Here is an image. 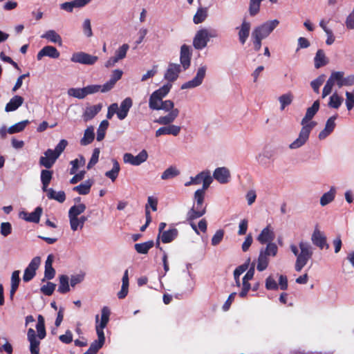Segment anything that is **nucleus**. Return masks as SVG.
<instances>
[{
  "instance_id": "864d4df0",
  "label": "nucleus",
  "mask_w": 354,
  "mask_h": 354,
  "mask_svg": "<svg viewBox=\"0 0 354 354\" xmlns=\"http://www.w3.org/2000/svg\"><path fill=\"white\" fill-rule=\"evenodd\" d=\"M96 333L97 335V340H95L89 347L95 353H97L98 350L102 347L105 342L104 333H101L100 332Z\"/></svg>"
},
{
  "instance_id": "aec40b11",
  "label": "nucleus",
  "mask_w": 354,
  "mask_h": 354,
  "mask_svg": "<svg viewBox=\"0 0 354 354\" xmlns=\"http://www.w3.org/2000/svg\"><path fill=\"white\" fill-rule=\"evenodd\" d=\"M123 71L120 69H115L112 71L110 79L102 85V93L111 91L116 82L122 78Z\"/></svg>"
},
{
  "instance_id": "c756f323",
  "label": "nucleus",
  "mask_w": 354,
  "mask_h": 354,
  "mask_svg": "<svg viewBox=\"0 0 354 354\" xmlns=\"http://www.w3.org/2000/svg\"><path fill=\"white\" fill-rule=\"evenodd\" d=\"M24 98L20 95L13 96L5 106L6 112H12L16 111L24 103Z\"/></svg>"
},
{
  "instance_id": "bb28decb",
  "label": "nucleus",
  "mask_w": 354,
  "mask_h": 354,
  "mask_svg": "<svg viewBox=\"0 0 354 354\" xmlns=\"http://www.w3.org/2000/svg\"><path fill=\"white\" fill-rule=\"evenodd\" d=\"M28 339L30 342V350L31 354L39 353V340L37 339L35 330L32 328H29L28 330Z\"/></svg>"
},
{
  "instance_id": "cd10ccee",
  "label": "nucleus",
  "mask_w": 354,
  "mask_h": 354,
  "mask_svg": "<svg viewBox=\"0 0 354 354\" xmlns=\"http://www.w3.org/2000/svg\"><path fill=\"white\" fill-rule=\"evenodd\" d=\"M274 232L270 225L262 230L257 237V240L262 244L272 242L274 239Z\"/></svg>"
},
{
  "instance_id": "a211bd4d",
  "label": "nucleus",
  "mask_w": 354,
  "mask_h": 354,
  "mask_svg": "<svg viewBox=\"0 0 354 354\" xmlns=\"http://www.w3.org/2000/svg\"><path fill=\"white\" fill-rule=\"evenodd\" d=\"M254 274V263H252L251 267L248 270L247 273L243 278L242 282V290L239 293V296L242 298L246 297L248 291L251 288L250 283L249 281L251 280Z\"/></svg>"
},
{
  "instance_id": "dca6fc26",
  "label": "nucleus",
  "mask_w": 354,
  "mask_h": 354,
  "mask_svg": "<svg viewBox=\"0 0 354 354\" xmlns=\"http://www.w3.org/2000/svg\"><path fill=\"white\" fill-rule=\"evenodd\" d=\"M183 71L181 66L178 64L170 63L165 73L164 78L171 83L176 81L179 74Z\"/></svg>"
},
{
  "instance_id": "1a4fd4ad",
  "label": "nucleus",
  "mask_w": 354,
  "mask_h": 354,
  "mask_svg": "<svg viewBox=\"0 0 354 354\" xmlns=\"http://www.w3.org/2000/svg\"><path fill=\"white\" fill-rule=\"evenodd\" d=\"M312 130L311 127L302 126L298 137L288 145V148L291 150H295L305 145L309 139Z\"/></svg>"
},
{
  "instance_id": "6ab92c4d",
  "label": "nucleus",
  "mask_w": 354,
  "mask_h": 354,
  "mask_svg": "<svg viewBox=\"0 0 354 354\" xmlns=\"http://www.w3.org/2000/svg\"><path fill=\"white\" fill-rule=\"evenodd\" d=\"M212 177L221 184H226L230 182L231 174L229 169L225 167H221L214 171Z\"/></svg>"
},
{
  "instance_id": "de8ad7c7",
  "label": "nucleus",
  "mask_w": 354,
  "mask_h": 354,
  "mask_svg": "<svg viewBox=\"0 0 354 354\" xmlns=\"http://www.w3.org/2000/svg\"><path fill=\"white\" fill-rule=\"evenodd\" d=\"M153 241H149L144 243H136L134 245L135 250L139 254H147L148 251L153 246Z\"/></svg>"
},
{
  "instance_id": "774afa93",
  "label": "nucleus",
  "mask_w": 354,
  "mask_h": 354,
  "mask_svg": "<svg viewBox=\"0 0 354 354\" xmlns=\"http://www.w3.org/2000/svg\"><path fill=\"white\" fill-rule=\"evenodd\" d=\"M345 26L348 30L354 29V7L352 11L346 17L345 20Z\"/></svg>"
},
{
  "instance_id": "a878e982",
  "label": "nucleus",
  "mask_w": 354,
  "mask_h": 354,
  "mask_svg": "<svg viewBox=\"0 0 354 354\" xmlns=\"http://www.w3.org/2000/svg\"><path fill=\"white\" fill-rule=\"evenodd\" d=\"M41 214L42 208L40 207H37V208H35L34 212L31 213H28L26 212H20L19 216L20 218H23L26 221L37 223H39Z\"/></svg>"
},
{
  "instance_id": "0e129e2a",
  "label": "nucleus",
  "mask_w": 354,
  "mask_h": 354,
  "mask_svg": "<svg viewBox=\"0 0 354 354\" xmlns=\"http://www.w3.org/2000/svg\"><path fill=\"white\" fill-rule=\"evenodd\" d=\"M224 236V231L223 230H218L212 238V245L216 246L218 245L223 240Z\"/></svg>"
},
{
  "instance_id": "6e6d98bb",
  "label": "nucleus",
  "mask_w": 354,
  "mask_h": 354,
  "mask_svg": "<svg viewBox=\"0 0 354 354\" xmlns=\"http://www.w3.org/2000/svg\"><path fill=\"white\" fill-rule=\"evenodd\" d=\"M109 122L107 120H102L97 129V140L101 141L105 136V132L109 127Z\"/></svg>"
},
{
  "instance_id": "f8f14e48",
  "label": "nucleus",
  "mask_w": 354,
  "mask_h": 354,
  "mask_svg": "<svg viewBox=\"0 0 354 354\" xmlns=\"http://www.w3.org/2000/svg\"><path fill=\"white\" fill-rule=\"evenodd\" d=\"M98 60V57L80 51L72 54L71 61L73 63H77L85 65H93Z\"/></svg>"
},
{
  "instance_id": "4c0bfd02",
  "label": "nucleus",
  "mask_w": 354,
  "mask_h": 354,
  "mask_svg": "<svg viewBox=\"0 0 354 354\" xmlns=\"http://www.w3.org/2000/svg\"><path fill=\"white\" fill-rule=\"evenodd\" d=\"M294 95L290 92L284 93L278 97L280 104V110L283 111L286 106L292 104Z\"/></svg>"
},
{
  "instance_id": "c03bdc74",
  "label": "nucleus",
  "mask_w": 354,
  "mask_h": 354,
  "mask_svg": "<svg viewBox=\"0 0 354 354\" xmlns=\"http://www.w3.org/2000/svg\"><path fill=\"white\" fill-rule=\"evenodd\" d=\"M207 17V8L200 7L198 8L196 14L194 16L193 21L195 24H198L203 22Z\"/></svg>"
},
{
  "instance_id": "5fc2aeb1",
  "label": "nucleus",
  "mask_w": 354,
  "mask_h": 354,
  "mask_svg": "<svg viewBox=\"0 0 354 354\" xmlns=\"http://www.w3.org/2000/svg\"><path fill=\"white\" fill-rule=\"evenodd\" d=\"M37 324L36 325V328L38 333V337L39 339H42L46 336V330L44 326V317L39 315L37 318Z\"/></svg>"
},
{
  "instance_id": "3c124183",
  "label": "nucleus",
  "mask_w": 354,
  "mask_h": 354,
  "mask_svg": "<svg viewBox=\"0 0 354 354\" xmlns=\"http://www.w3.org/2000/svg\"><path fill=\"white\" fill-rule=\"evenodd\" d=\"M58 291L60 293L64 294L70 291L69 279L66 275H61L59 277V285Z\"/></svg>"
},
{
  "instance_id": "58836bf2",
  "label": "nucleus",
  "mask_w": 354,
  "mask_h": 354,
  "mask_svg": "<svg viewBox=\"0 0 354 354\" xmlns=\"http://www.w3.org/2000/svg\"><path fill=\"white\" fill-rule=\"evenodd\" d=\"M53 178V172L50 170L44 169L41 171V181L42 183V190L43 192H46L49 188H48L50 180Z\"/></svg>"
},
{
  "instance_id": "8fccbe9b",
  "label": "nucleus",
  "mask_w": 354,
  "mask_h": 354,
  "mask_svg": "<svg viewBox=\"0 0 354 354\" xmlns=\"http://www.w3.org/2000/svg\"><path fill=\"white\" fill-rule=\"evenodd\" d=\"M344 73L343 71H333L331 73L328 80L334 85L336 84L339 88L342 87V80Z\"/></svg>"
},
{
  "instance_id": "c85d7f7f",
  "label": "nucleus",
  "mask_w": 354,
  "mask_h": 354,
  "mask_svg": "<svg viewBox=\"0 0 354 354\" xmlns=\"http://www.w3.org/2000/svg\"><path fill=\"white\" fill-rule=\"evenodd\" d=\"M336 188L335 187H331L327 192L324 193L320 197V205L322 207H325L333 202L336 196Z\"/></svg>"
},
{
  "instance_id": "052dcab7",
  "label": "nucleus",
  "mask_w": 354,
  "mask_h": 354,
  "mask_svg": "<svg viewBox=\"0 0 354 354\" xmlns=\"http://www.w3.org/2000/svg\"><path fill=\"white\" fill-rule=\"evenodd\" d=\"M129 48V46L127 44H124L115 50V57L118 61L123 59L126 57L127 53Z\"/></svg>"
},
{
  "instance_id": "a18cd8bd",
  "label": "nucleus",
  "mask_w": 354,
  "mask_h": 354,
  "mask_svg": "<svg viewBox=\"0 0 354 354\" xmlns=\"http://www.w3.org/2000/svg\"><path fill=\"white\" fill-rule=\"evenodd\" d=\"M342 102L343 98L335 92L330 96L328 106L331 109H337L342 105Z\"/></svg>"
},
{
  "instance_id": "ddd939ff",
  "label": "nucleus",
  "mask_w": 354,
  "mask_h": 354,
  "mask_svg": "<svg viewBox=\"0 0 354 354\" xmlns=\"http://www.w3.org/2000/svg\"><path fill=\"white\" fill-rule=\"evenodd\" d=\"M148 153L145 149H142L137 156H133L131 153H125L123 155V161L124 163L133 166H139L147 161Z\"/></svg>"
},
{
  "instance_id": "09e8293b",
  "label": "nucleus",
  "mask_w": 354,
  "mask_h": 354,
  "mask_svg": "<svg viewBox=\"0 0 354 354\" xmlns=\"http://www.w3.org/2000/svg\"><path fill=\"white\" fill-rule=\"evenodd\" d=\"M263 0H250L248 12L251 17H254L260 12L261 2Z\"/></svg>"
},
{
  "instance_id": "6e6552de",
  "label": "nucleus",
  "mask_w": 354,
  "mask_h": 354,
  "mask_svg": "<svg viewBox=\"0 0 354 354\" xmlns=\"http://www.w3.org/2000/svg\"><path fill=\"white\" fill-rule=\"evenodd\" d=\"M207 66H201L198 69L195 77L188 81L183 84L180 86L182 90L185 89H192L201 86L204 80V78L206 75Z\"/></svg>"
},
{
  "instance_id": "5701e85b",
  "label": "nucleus",
  "mask_w": 354,
  "mask_h": 354,
  "mask_svg": "<svg viewBox=\"0 0 354 354\" xmlns=\"http://www.w3.org/2000/svg\"><path fill=\"white\" fill-rule=\"evenodd\" d=\"M250 22L243 19L241 24L236 28L238 30V36L239 42L243 45L246 42L250 32Z\"/></svg>"
},
{
  "instance_id": "423d86ee",
  "label": "nucleus",
  "mask_w": 354,
  "mask_h": 354,
  "mask_svg": "<svg viewBox=\"0 0 354 354\" xmlns=\"http://www.w3.org/2000/svg\"><path fill=\"white\" fill-rule=\"evenodd\" d=\"M278 19L268 20L257 26L252 31V37H257L261 39L267 38L272 32L278 26Z\"/></svg>"
},
{
  "instance_id": "69168bd1",
  "label": "nucleus",
  "mask_w": 354,
  "mask_h": 354,
  "mask_svg": "<svg viewBox=\"0 0 354 354\" xmlns=\"http://www.w3.org/2000/svg\"><path fill=\"white\" fill-rule=\"evenodd\" d=\"M324 82V75H320L315 80H313L310 83L311 87L313 91L318 93L319 92V87Z\"/></svg>"
},
{
  "instance_id": "a19ab883",
  "label": "nucleus",
  "mask_w": 354,
  "mask_h": 354,
  "mask_svg": "<svg viewBox=\"0 0 354 354\" xmlns=\"http://www.w3.org/2000/svg\"><path fill=\"white\" fill-rule=\"evenodd\" d=\"M45 192L47 193V197L49 199H53L59 203H63L66 200V195L63 191L55 192L53 189L49 188Z\"/></svg>"
},
{
  "instance_id": "13d9d810",
  "label": "nucleus",
  "mask_w": 354,
  "mask_h": 354,
  "mask_svg": "<svg viewBox=\"0 0 354 354\" xmlns=\"http://www.w3.org/2000/svg\"><path fill=\"white\" fill-rule=\"evenodd\" d=\"M278 248L274 243H268L266 249L261 250L260 252H264V254L268 257V256L274 257L277 255Z\"/></svg>"
},
{
  "instance_id": "79ce46f5",
  "label": "nucleus",
  "mask_w": 354,
  "mask_h": 354,
  "mask_svg": "<svg viewBox=\"0 0 354 354\" xmlns=\"http://www.w3.org/2000/svg\"><path fill=\"white\" fill-rule=\"evenodd\" d=\"M93 185V180H87L83 183L75 186L73 188V191L78 192L80 194L85 195L89 193L91 187Z\"/></svg>"
},
{
  "instance_id": "bf43d9fd",
  "label": "nucleus",
  "mask_w": 354,
  "mask_h": 354,
  "mask_svg": "<svg viewBox=\"0 0 354 354\" xmlns=\"http://www.w3.org/2000/svg\"><path fill=\"white\" fill-rule=\"evenodd\" d=\"M68 94L70 96L83 99L86 97L85 91L84 88H72L68 90Z\"/></svg>"
},
{
  "instance_id": "2f4dec72",
  "label": "nucleus",
  "mask_w": 354,
  "mask_h": 354,
  "mask_svg": "<svg viewBox=\"0 0 354 354\" xmlns=\"http://www.w3.org/2000/svg\"><path fill=\"white\" fill-rule=\"evenodd\" d=\"M329 60L322 49H319L314 57V65L315 68H319L328 64Z\"/></svg>"
},
{
  "instance_id": "f3484780",
  "label": "nucleus",
  "mask_w": 354,
  "mask_h": 354,
  "mask_svg": "<svg viewBox=\"0 0 354 354\" xmlns=\"http://www.w3.org/2000/svg\"><path fill=\"white\" fill-rule=\"evenodd\" d=\"M191 57H192V50L191 48L186 45L183 44L180 47V66L183 71L187 70L191 64Z\"/></svg>"
},
{
  "instance_id": "2eb2a0df",
  "label": "nucleus",
  "mask_w": 354,
  "mask_h": 354,
  "mask_svg": "<svg viewBox=\"0 0 354 354\" xmlns=\"http://www.w3.org/2000/svg\"><path fill=\"white\" fill-rule=\"evenodd\" d=\"M41 262V259L39 257H34L28 267L25 269L24 273L23 275V280L25 282L30 281L36 274V270L39 266Z\"/></svg>"
},
{
  "instance_id": "c9c22d12",
  "label": "nucleus",
  "mask_w": 354,
  "mask_h": 354,
  "mask_svg": "<svg viewBox=\"0 0 354 354\" xmlns=\"http://www.w3.org/2000/svg\"><path fill=\"white\" fill-rule=\"evenodd\" d=\"M95 138L94 128L92 126L88 127L84 133L83 138L80 140V145L86 146L91 144Z\"/></svg>"
},
{
  "instance_id": "f03ea898",
  "label": "nucleus",
  "mask_w": 354,
  "mask_h": 354,
  "mask_svg": "<svg viewBox=\"0 0 354 354\" xmlns=\"http://www.w3.org/2000/svg\"><path fill=\"white\" fill-rule=\"evenodd\" d=\"M86 209V205L84 203H78L70 207L68 210V219L71 230L73 232L82 230L84 223L87 221V217L81 215Z\"/></svg>"
},
{
  "instance_id": "39448f33",
  "label": "nucleus",
  "mask_w": 354,
  "mask_h": 354,
  "mask_svg": "<svg viewBox=\"0 0 354 354\" xmlns=\"http://www.w3.org/2000/svg\"><path fill=\"white\" fill-rule=\"evenodd\" d=\"M217 36L215 30L201 28L196 32L193 39V46L196 50H202L206 47L210 38L216 37Z\"/></svg>"
},
{
  "instance_id": "0eeeda50",
  "label": "nucleus",
  "mask_w": 354,
  "mask_h": 354,
  "mask_svg": "<svg viewBox=\"0 0 354 354\" xmlns=\"http://www.w3.org/2000/svg\"><path fill=\"white\" fill-rule=\"evenodd\" d=\"M212 181L213 178L210 171L209 170H204L198 173L196 176L190 177L189 180L185 183V186L189 187L193 185H197L203 183L201 188L208 189Z\"/></svg>"
},
{
  "instance_id": "f704fd0d",
  "label": "nucleus",
  "mask_w": 354,
  "mask_h": 354,
  "mask_svg": "<svg viewBox=\"0 0 354 354\" xmlns=\"http://www.w3.org/2000/svg\"><path fill=\"white\" fill-rule=\"evenodd\" d=\"M53 256L52 254H49L47 257V259L45 262V272L44 276L47 279H52L54 278L55 274V271L53 268Z\"/></svg>"
},
{
  "instance_id": "e2e57ef3",
  "label": "nucleus",
  "mask_w": 354,
  "mask_h": 354,
  "mask_svg": "<svg viewBox=\"0 0 354 354\" xmlns=\"http://www.w3.org/2000/svg\"><path fill=\"white\" fill-rule=\"evenodd\" d=\"M346 106L348 111L354 107V89L352 92L346 91Z\"/></svg>"
},
{
  "instance_id": "4be33fe9",
  "label": "nucleus",
  "mask_w": 354,
  "mask_h": 354,
  "mask_svg": "<svg viewBox=\"0 0 354 354\" xmlns=\"http://www.w3.org/2000/svg\"><path fill=\"white\" fill-rule=\"evenodd\" d=\"M58 158L59 156L55 152L49 149L44 152V156L40 157L39 164L47 169H50L53 167Z\"/></svg>"
},
{
  "instance_id": "72a5a7b5",
  "label": "nucleus",
  "mask_w": 354,
  "mask_h": 354,
  "mask_svg": "<svg viewBox=\"0 0 354 354\" xmlns=\"http://www.w3.org/2000/svg\"><path fill=\"white\" fill-rule=\"evenodd\" d=\"M178 234V230L173 227L162 232L158 239H160L162 243H168L174 240L177 237Z\"/></svg>"
},
{
  "instance_id": "ea45409f",
  "label": "nucleus",
  "mask_w": 354,
  "mask_h": 354,
  "mask_svg": "<svg viewBox=\"0 0 354 354\" xmlns=\"http://www.w3.org/2000/svg\"><path fill=\"white\" fill-rule=\"evenodd\" d=\"M180 170L175 166H170L166 169L161 174V179L166 180L174 178L180 175Z\"/></svg>"
},
{
  "instance_id": "e433bc0d",
  "label": "nucleus",
  "mask_w": 354,
  "mask_h": 354,
  "mask_svg": "<svg viewBox=\"0 0 354 354\" xmlns=\"http://www.w3.org/2000/svg\"><path fill=\"white\" fill-rule=\"evenodd\" d=\"M273 152L268 149H264L262 152L257 156V160L259 164L265 166L268 163V160L273 156Z\"/></svg>"
},
{
  "instance_id": "7c9ffc66",
  "label": "nucleus",
  "mask_w": 354,
  "mask_h": 354,
  "mask_svg": "<svg viewBox=\"0 0 354 354\" xmlns=\"http://www.w3.org/2000/svg\"><path fill=\"white\" fill-rule=\"evenodd\" d=\"M41 38L46 39L50 42L57 44L59 46L62 44L61 36L54 30H48L41 35Z\"/></svg>"
},
{
  "instance_id": "4d7b16f0",
  "label": "nucleus",
  "mask_w": 354,
  "mask_h": 354,
  "mask_svg": "<svg viewBox=\"0 0 354 354\" xmlns=\"http://www.w3.org/2000/svg\"><path fill=\"white\" fill-rule=\"evenodd\" d=\"M86 162L84 158L82 156H79L71 162L72 167L70 171L71 174H74L80 167L84 166Z\"/></svg>"
},
{
  "instance_id": "20e7f679",
  "label": "nucleus",
  "mask_w": 354,
  "mask_h": 354,
  "mask_svg": "<svg viewBox=\"0 0 354 354\" xmlns=\"http://www.w3.org/2000/svg\"><path fill=\"white\" fill-rule=\"evenodd\" d=\"M299 254L296 259L295 268L300 272L313 257V249L311 245L306 241H300L299 243Z\"/></svg>"
},
{
  "instance_id": "49530a36",
  "label": "nucleus",
  "mask_w": 354,
  "mask_h": 354,
  "mask_svg": "<svg viewBox=\"0 0 354 354\" xmlns=\"http://www.w3.org/2000/svg\"><path fill=\"white\" fill-rule=\"evenodd\" d=\"M268 263V257L264 254V252H260L257 260V269L259 271L262 272L267 268Z\"/></svg>"
},
{
  "instance_id": "f257e3e1",
  "label": "nucleus",
  "mask_w": 354,
  "mask_h": 354,
  "mask_svg": "<svg viewBox=\"0 0 354 354\" xmlns=\"http://www.w3.org/2000/svg\"><path fill=\"white\" fill-rule=\"evenodd\" d=\"M172 84L167 83L158 90L151 93L149 100V107L151 110H162L168 112L165 115L160 116L155 120V122L159 124H167L174 122L178 117L180 111L174 107V103L167 100L163 101L162 99L169 93L171 88Z\"/></svg>"
},
{
  "instance_id": "603ef678",
  "label": "nucleus",
  "mask_w": 354,
  "mask_h": 354,
  "mask_svg": "<svg viewBox=\"0 0 354 354\" xmlns=\"http://www.w3.org/2000/svg\"><path fill=\"white\" fill-rule=\"evenodd\" d=\"M29 124V121L28 120L21 121L15 124L14 125H12L11 127H10L8 129V132L10 134L19 133V132L22 131L26 128L27 124Z\"/></svg>"
},
{
  "instance_id": "37998d69",
  "label": "nucleus",
  "mask_w": 354,
  "mask_h": 354,
  "mask_svg": "<svg viewBox=\"0 0 354 354\" xmlns=\"http://www.w3.org/2000/svg\"><path fill=\"white\" fill-rule=\"evenodd\" d=\"M113 167L110 171L105 173V176L110 178L113 182L117 178L120 170V167L118 162L115 159L112 160Z\"/></svg>"
},
{
  "instance_id": "393cba45",
  "label": "nucleus",
  "mask_w": 354,
  "mask_h": 354,
  "mask_svg": "<svg viewBox=\"0 0 354 354\" xmlns=\"http://www.w3.org/2000/svg\"><path fill=\"white\" fill-rule=\"evenodd\" d=\"M60 54L57 49L52 46H46L41 48L37 55L38 60H41L43 57H49L53 59H57Z\"/></svg>"
},
{
  "instance_id": "b1692460",
  "label": "nucleus",
  "mask_w": 354,
  "mask_h": 354,
  "mask_svg": "<svg viewBox=\"0 0 354 354\" xmlns=\"http://www.w3.org/2000/svg\"><path fill=\"white\" fill-rule=\"evenodd\" d=\"M337 118V114H335L327 120L324 129L318 135L319 140L325 139L333 131L336 126L335 120Z\"/></svg>"
},
{
  "instance_id": "338daca9",
  "label": "nucleus",
  "mask_w": 354,
  "mask_h": 354,
  "mask_svg": "<svg viewBox=\"0 0 354 354\" xmlns=\"http://www.w3.org/2000/svg\"><path fill=\"white\" fill-rule=\"evenodd\" d=\"M56 285L51 282H48L46 284L44 285L41 288V291L42 293H44L46 295H51L55 289Z\"/></svg>"
},
{
  "instance_id": "7ed1b4c3",
  "label": "nucleus",
  "mask_w": 354,
  "mask_h": 354,
  "mask_svg": "<svg viewBox=\"0 0 354 354\" xmlns=\"http://www.w3.org/2000/svg\"><path fill=\"white\" fill-rule=\"evenodd\" d=\"M207 189H197L194 194V205L187 212V219L193 221L203 216L206 212V207L203 205L205 191Z\"/></svg>"
},
{
  "instance_id": "680f3d73",
  "label": "nucleus",
  "mask_w": 354,
  "mask_h": 354,
  "mask_svg": "<svg viewBox=\"0 0 354 354\" xmlns=\"http://www.w3.org/2000/svg\"><path fill=\"white\" fill-rule=\"evenodd\" d=\"M82 31L87 37H91L93 35L91 20L88 18L85 19L82 23Z\"/></svg>"
},
{
  "instance_id": "473e14b6",
  "label": "nucleus",
  "mask_w": 354,
  "mask_h": 354,
  "mask_svg": "<svg viewBox=\"0 0 354 354\" xmlns=\"http://www.w3.org/2000/svg\"><path fill=\"white\" fill-rule=\"evenodd\" d=\"M102 108V105L101 104L86 107L83 114L84 120L85 121L91 120L101 111Z\"/></svg>"
},
{
  "instance_id": "4468645a",
  "label": "nucleus",
  "mask_w": 354,
  "mask_h": 354,
  "mask_svg": "<svg viewBox=\"0 0 354 354\" xmlns=\"http://www.w3.org/2000/svg\"><path fill=\"white\" fill-rule=\"evenodd\" d=\"M111 310L109 307L104 306L101 310V318L99 319V315H95V330L96 332L104 333V328L107 326L109 322V317Z\"/></svg>"
},
{
  "instance_id": "9b49d317",
  "label": "nucleus",
  "mask_w": 354,
  "mask_h": 354,
  "mask_svg": "<svg viewBox=\"0 0 354 354\" xmlns=\"http://www.w3.org/2000/svg\"><path fill=\"white\" fill-rule=\"evenodd\" d=\"M319 101L317 100L313 102L310 107L307 109L306 113L301 121V126L311 127V129H313L317 125V122L311 121V120L319 111Z\"/></svg>"
},
{
  "instance_id": "412c9836",
  "label": "nucleus",
  "mask_w": 354,
  "mask_h": 354,
  "mask_svg": "<svg viewBox=\"0 0 354 354\" xmlns=\"http://www.w3.org/2000/svg\"><path fill=\"white\" fill-rule=\"evenodd\" d=\"M164 127H160L156 131V137H160L163 135H172L177 136L181 130L180 126L172 124V123L163 124Z\"/></svg>"
},
{
  "instance_id": "9d476101",
  "label": "nucleus",
  "mask_w": 354,
  "mask_h": 354,
  "mask_svg": "<svg viewBox=\"0 0 354 354\" xmlns=\"http://www.w3.org/2000/svg\"><path fill=\"white\" fill-rule=\"evenodd\" d=\"M310 239L313 244L321 250L324 248H329V245L327 243L326 236L325 233L320 230L317 225L314 227Z\"/></svg>"
}]
</instances>
